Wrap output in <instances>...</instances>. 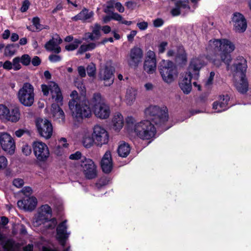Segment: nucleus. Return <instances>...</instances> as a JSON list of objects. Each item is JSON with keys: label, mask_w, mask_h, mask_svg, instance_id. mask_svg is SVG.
I'll return each mask as SVG.
<instances>
[{"label": "nucleus", "mask_w": 251, "mask_h": 251, "mask_svg": "<svg viewBox=\"0 0 251 251\" xmlns=\"http://www.w3.org/2000/svg\"><path fill=\"white\" fill-rule=\"evenodd\" d=\"M235 48L231 41L221 39L210 40L207 49L213 54L211 60L215 65L219 67L223 62L228 67L231 61V53Z\"/></svg>", "instance_id": "nucleus-1"}, {"label": "nucleus", "mask_w": 251, "mask_h": 251, "mask_svg": "<svg viewBox=\"0 0 251 251\" xmlns=\"http://www.w3.org/2000/svg\"><path fill=\"white\" fill-rule=\"evenodd\" d=\"M42 91L45 96H48L50 92L51 98L54 102L51 105L50 113L53 119L60 123L65 122V114L59 105H62L63 96L58 85L54 82H50L48 84L41 85Z\"/></svg>", "instance_id": "nucleus-2"}, {"label": "nucleus", "mask_w": 251, "mask_h": 251, "mask_svg": "<svg viewBox=\"0 0 251 251\" xmlns=\"http://www.w3.org/2000/svg\"><path fill=\"white\" fill-rule=\"evenodd\" d=\"M144 114L147 120L151 121L157 127L162 126L169 119L168 109L166 106L150 105L145 109Z\"/></svg>", "instance_id": "nucleus-3"}, {"label": "nucleus", "mask_w": 251, "mask_h": 251, "mask_svg": "<svg viewBox=\"0 0 251 251\" xmlns=\"http://www.w3.org/2000/svg\"><path fill=\"white\" fill-rule=\"evenodd\" d=\"M156 127L151 121L143 120L134 125V131L139 138L149 140L155 137Z\"/></svg>", "instance_id": "nucleus-4"}, {"label": "nucleus", "mask_w": 251, "mask_h": 251, "mask_svg": "<svg viewBox=\"0 0 251 251\" xmlns=\"http://www.w3.org/2000/svg\"><path fill=\"white\" fill-rule=\"evenodd\" d=\"M90 104L93 108L95 116L102 119L109 117L110 110L105 103L104 99L99 93L94 94L90 100Z\"/></svg>", "instance_id": "nucleus-5"}, {"label": "nucleus", "mask_w": 251, "mask_h": 251, "mask_svg": "<svg viewBox=\"0 0 251 251\" xmlns=\"http://www.w3.org/2000/svg\"><path fill=\"white\" fill-rule=\"evenodd\" d=\"M159 71L163 80L168 84L172 83L178 75L176 65L169 60H162L159 67Z\"/></svg>", "instance_id": "nucleus-6"}, {"label": "nucleus", "mask_w": 251, "mask_h": 251, "mask_svg": "<svg viewBox=\"0 0 251 251\" xmlns=\"http://www.w3.org/2000/svg\"><path fill=\"white\" fill-rule=\"evenodd\" d=\"M89 102L85 98H83L81 101L75 105V102L72 101L69 103V108L71 111L72 116L78 120L83 118H88L91 116L92 112L88 106Z\"/></svg>", "instance_id": "nucleus-7"}, {"label": "nucleus", "mask_w": 251, "mask_h": 251, "mask_svg": "<svg viewBox=\"0 0 251 251\" xmlns=\"http://www.w3.org/2000/svg\"><path fill=\"white\" fill-rule=\"evenodd\" d=\"M34 87L30 83H24L18 91V99L21 104L27 107L31 106L34 103L35 94Z\"/></svg>", "instance_id": "nucleus-8"}, {"label": "nucleus", "mask_w": 251, "mask_h": 251, "mask_svg": "<svg viewBox=\"0 0 251 251\" xmlns=\"http://www.w3.org/2000/svg\"><path fill=\"white\" fill-rule=\"evenodd\" d=\"M93 136L95 145L98 147H101L107 144L109 141V134L107 131L102 126L96 125L93 127Z\"/></svg>", "instance_id": "nucleus-9"}, {"label": "nucleus", "mask_w": 251, "mask_h": 251, "mask_svg": "<svg viewBox=\"0 0 251 251\" xmlns=\"http://www.w3.org/2000/svg\"><path fill=\"white\" fill-rule=\"evenodd\" d=\"M33 153L39 161H45L50 156V151L47 145L44 142L36 141L32 143Z\"/></svg>", "instance_id": "nucleus-10"}, {"label": "nucleus", "mask_w": 251, "mask_h": 251, "mask_svg": "<svg viewBox=\"0 0 251 251\" xmlns=\"http://www.w3.org/2000/svg\"><path fill=\"white\" fill-rule=\"evenodd\" d=\"M36 126L40 135L46 139H50L53 132L50 122L46 119L38 118L36 121Z\"/></svg>", "instance_id": "nucleus-11"}, {"label": "nucleus", "mask_w": 251, "mask_h": 251, "mask_svg": "<svg viewBox=\"0 0 251 251\" xmlns=\"http://www.w3.org/2000/svg\"><path fill=\"white\" fill-rule=\"evenodd\" d=\"M51 213V209L50 206L47 204L41 206L39 208L37 214L34 218L33 222L34 226H41L42 222L50 218Z\"/></svg>", "instance_id": "nucleus-12"}, {"label": "nucleus", "mask_w": 251, "mask_h": 251, "mask_svg": "<svg viewBox=\"0 0 251 251\" xmlns=\"http://www.w3.org/2000/svg\"><path fill=\"white\" fill-rule=\"evenodd\" d=\"M0 143L2 149L7 153L12 154L15 150V143L12 136L8 133L2 132L0 134Z\"/></svg>", "instance_id": "nucleus-13"}, {"label": "nucleus", "mask_w": 251, "mask_h": 251, "mask_svg": "<svg viewBox=\"0 0 251 251\" xmlns=\"http://www.w3.org/2000/svg\"><path fill=\"white\" fill-rule=\"evenodd\" d=\"M143 68L144 71L149 74H152L155 72L156 70V59L154 51L151 50L147 51Z\"/></svg>", "instance_id": "nucleus-14"}, {"label": "nucleus", "mask_w": 251, "mask_h": 251, "mask_svg": "<svg viewBox=\"0 0 251 251\" xmlns=\"http://www.w3.org/2000/svg\"><path fill=\"white\" fill-rule=\"evenodd\" d=\"M143 51L139 47H135L131 49L128 58L127 63L130 67H137L143 58Z\"/></svg>", "instance_id": "nucleus-15"}, {"label": "nucleus", "mask_w": 251, "mask_h": 251, "mask_svg": "<svg viewBox=\"0 0 251 251\" xmlns=\"http://www.w3.org/2000/svg\"><path fill=\"white\" fill-rule=\"evenodd\" d=\"M232 21L234 30L239 33L244 32L247 26L246 20L244 16L238 12L233 14Z\"/></svg>", "instance_id": "nucleus-16"}, {"label": "nucleus", "mask_w": 251, "mask_h": 251, "mask_svg": "<svg viewBox=\"0 0 251 251\" xmlns=\"http://www.w3.org/2000/svg\"><path fill=\"white\" fill-rule=\"evenodd\" d=\"M233 79L234 85L238 92L244 94L248 91L249 84L246 75H238V74H233Z\"/></svg>", "instance_id": "nucleus-17"}, {"label": "nucleus", "mask_w": 251, "mask_h": 251, "mask_svg": "<svg viewBox=\"0 0 251 251\" xmlns=\"http://www.w3.org/2000/svg\"><path fill=\"white\" fill-rule=\"evenodd\" d=\"M37 200L34 196H31L18 201L17 205L21 209L25 211H32L36 207Z\"/></svg>", "instance_id": "nucleus-18"}, {"label": "nucleus", "mask_w": 251, "mask_h": 251, "mask_svg": "<svg viewBox=\"0 0 251 251\" xmlns=\"http://www.w3.org/2000/svg\"><path fill=\"white\" fill-rule=\"evenodd\" d=\"M100 77L104 81L105 86H110L114 80L113 68L107 66L102 68L100 72Z\"/></svg>", "instance_id": "nucleus-19"}, {"label": "nucleus", "mask_w": 251, "mask_h": 251, "mask_svg": "<svg viewBox=\"0 0 251 251\" xmlns=\"http://www.w3.org/2000/svg\"><path fill=\"white\" fill-rule=\"evenodd\" d=\"M79 170L84 173H96L97 167L90 158L83 156L80 162Z\"/></svg>", "instance_id": "nucleus-20"}, {"label": "nucleus", "mask_w": 251, "mask_h": 251, "mask_svg": "<svg viewBox=\"0 0 251 251\" xmlns=\"http://www.w3.org/2000/svg\"><path fill=\"white\" fill-rule=\"evenodd\" d=\"M192 76L190 74L186 73L180 79L179 86L185 94H189L192 90L191 79Z\"/></svg>", "instance_id": "nucleus-21"}, {"label": "nucleus", "mask_w": 251, "mask_h": 251, "mask_svg": "<svg viewBox=\"0 0 251 251\" xmlns=\"http://www.w3.org/2000/svg\"><path fill=\"white\" fill-rule=\"evenodd\" d=\"M204 65L203 61L199 58H193L190 62L188 67V74H190L194 76H198L199 71Z\"/></svg>", "instance_id": "nucleus-22"}, {"label": "nucleus", "mask_w": 251, "mask_h": 251, "mask_svg": "<svg viewBox=\"0 0 251 251\" xmlns=\"http://www.w3.org/2000/svg\"><path fill=\"white\" fill-rule=\"evenodd\" d=\"M67 221H64L60 223L57 227V238L62 246H64L65 240L68 238L70 233L67 232Z\"/></svg>", "instance_id": "nucleus-23"}, {"label": "nucleus", "mask_w": 251, "mask_h": 251, "mask_svg": "<svg viewBox=\"0 0 251 251\" xmlns=\"http://www.w3.org/2000/svg\"><path fill=\"white\" fill-rule=\"evenodd\" d=\"M233 67L235 69L233 74H238V75H246L248 66L247 61L243 57H237L234 61Z\"/></svg>", "instance_id": "nucleus-24"}, {"label": "nucleus", "mask_w": 251, "mask_h": 251, "mask_svg": "<svg viewBox=\"0 0 251 251\" xmlns=\"http://www.w3.org/2000/svg\"><path fill=\"white\" fill-rule=\"evenodd\" d=\"M62 39L58 35L56 37H53L48 41L45 45V47L47 50L53 51L58 53L61 51V48L59 45L62 43Z\"/></svg>", "instance_id": "nucleus-25"}, {"label": "nucleus", "mask_w": 251, "mask_h": 251, "mask_svg": "<svg viewBox=\"0 0 251 251\" xmlns=\"http://www.w3.org/2000/svg\"><path fill=\"white\" fill-rule=\"evenodd\" d=\"M229 97L228 95L220 96L218 101H215L213 104V109L216 112H221L228 108V102Z\"/></svg>", "instance_id": "nucleus-26"}, {"label": "nucleus", "mask_w": 251, "mask_h": 251, "mask_svg": "<svg viewBox=\"0 0 251 251\" xmlns=\"http://www.w3.org/2000/svg\"><path fill=\"white\" fill-rule=\"evenodd\" d=\"M100 164L101 167L103 172L109 173L112 171L113 163L111 154L109 151H107L105 152L101 159Z\"/></svg>", "instance_id": "nucleus-27"}, {"label": "nucleus", "mask_w": 251, "mask_h": 251, "mask_svg": "<svg viewBox=\"0 0 251 251\" xmlns=\"http://www.w3.org/2000/svg\"><path fill=\"white\" fill-rule=\"evenodd\" d=\"M124 117L120 113H115L112 119V127L116 131H120L123 127Z\"/></svg>", "instance_id": "nucleus-28"}, {"label": "nucleus", "mask_w": 251, "mask_h": 251, "mask_svg": "<svg viewBox=\"0 0 251 251\" xmlns=\"http://www.w3.org/2000/svg\"><path fill=\"white\" fill-rule=\"evenodd\" d=\"M90 131L84 130L82 133V143L86 148H90L95 145L94 138Z\"/></svg>", "instance_id": "nucleus-29"}, {"label": "nucleus", "mask_w": 251, "mask_h": 251, "mask_svg": "<svg viewBox=\"0 0 251 251\" xmlns=\"http://www.w3.org/2000/svg\"><path fill=\"white\" fill-rule=\"evenodd\" d=\"M20 109L18 106L13 107L11 110L9 109V113L7 114L6 120L12 123H16L20 119Z\"/></svg>", "instance_id": "nucleus-30"}, {"label": "nucleus", "mask_w": 251, "mask_h": 251, "mask_svg": "<svg viewBox=\"0 0 251 251\" xmlns=\"http://www.w3.org/2000/svg\"><path fill=\"white\" fill-rule=\"evenodd\" d=\"M137 96V90L132 87H129L127 89L126 96L125 101L128 105H131L134 102Z\"/></svg>", "instance_id": "nucleus-31"}, {"label": "nucleus", "mask_w": 251, "mask_h": 251, "mask_svg": "<svg viewBox=\"0 0 251 251\" xmlns=\"http://www.w3.org/2000/svg\"><path fill=\"white\" fill-rule=\"evenodd\" d=\"M94 15V13L92 11H89L86 8L83 9L77 15L72 18L73 21L81 20L85 21L91 18Z\"/></svg>", "instance_id": "nucleus-32"}, {"label": "nucleus", "mask_w": 251, "mask_h": 251, "mask_svg": "<svg viewBox=\"0 0 251 251\" xmlns=\"http://www.w3.org/2000/svg\"><path fill=\"white\" fill-rule=\"evenodd\" d=\"M117 151L120 156L126 157L130 153V147L125 142H121L119 145Z\"/></svg>", "instance_id": "nucleus-33"}, {"label": "nucleus", "mask_w": 251, "mask_h": 251, "mask_svg": "<svg viewBox=\"0 0 251 251\" xmlns=\"http://www.w3.org/2000/svg\"><path fill=\"white\" fill-rule=\"evenodd\" d=\"M176 62L181 65L185 64L187 61V55L183 48L180 47L178 49L175 57Z\"/></svg>", "instance_id": "nucleus-34"}, {"label": "nucleus", "mask_w": 251, "mask_h": 251, "mask_svg": "<svg viewBox=\"0 0 251 251\" xmlns=\"http://www.w3.org/2000/svg\"><path fill=\"white\" fill-rule=\"evenodd\" d=\"M19 47L18 44L8 45L5 48L4 55L6 56L11 57L16 52Z\"/></svg>", "instance_id": "nucleus-35"}, {"label": "nucleus", "mask_w": 251, "mask_h": 251, "mask_svg": "<svg viewBox=\"0 0 251 251\" xmlns=\"http://www.w3.org/2000/svg\"><path fill=\"white\" fill-rule=\"evenodd\" d=\"M96 47V44L94 43H90L88 44H82L77 50V54H82L87 51L94 49Z\"/></svg>", "instance_id": "nucleus-36"}, {"label": "nucleus", "mask_w": 251, "mask_h": 251, "mask_svg": "<svg viewBox=\"0 0 251 251\" xmlns=\"http://www.w3.org/2000/svg\"><path fill=\"white\" fill-rule=\"evenodd\" d=\"M57 222L55 219H48L42 222V225L46 229H53L56 226Z\"/></svg>", "instance_id": "nucleus-37"}, {"label": "nucleus", "mask_w": 251, "mask_h": 251, "mask_svg": "<svg viewBox=\"0 0 251 251\" xmlns=\"http://www.w3.org/2000/svg\"><path fill=\"white\" fill-rule=\"evenodd\" d=\"M81 40L75 39L73 43L66 45L65 49L68 51L74 50L78 48L79 45L81 44Z\"/></svg>", "instance_id": "nucleus-38"}, {"label": "nucleus", "mask_w": 251, "mask_h": 251, "mask_svg": "<svg viewBox=\"0 0 251 251\" xmlns=\"http://www.w3.org/2000/svg\"><path fill=\"white\" fill-rule=\"evenodd\" d=\"M21 59L20 57H16L14 58L12 61V69L14 71H18L22 68V65L21 64Z\"/></svg>", "instance_id": "nucleus-39"}, {"label": "nucleus", "mask_w": 251, "mask_h": 251, "mask_svg": "<svg viewBox=\"0 0 251 251\" xmlns=\"http://www.w3.org/2000/svg\"><path fill=\"white\" fill-rule=\"evenodd\" d=\"M70 97L71 98V100H70L69 103H70L71 101H73L75 102L74 105L76 104V103H78V102L81 101V100H82L83 98H85L84 97H78V93L75 90L72 92L71 94H70Z\"/></svg>", "instance_id": "nucleus-40"}, {"label": "nucleus", "mask_w": 251, "mask_h": 251, "mask_svg": "<svg viewBox=\"0 0 251 251\" xmlns=\"http://www.w3.org/2000/svg\"><path fill=\"white\" fill-rule=\"evenodd\" d=\"M9 113V109L3 104H0V118L6 120L7 114Z\"/></svg>", "instance_id": "nucleus-41"}, {"label": "nucleus", "mask_w": 251, "mask_h": 251, "mask_svg": "<svg viewBox=\"0 0 251 251\" xmlns=\"http://www.w3.org/2000/svg\"><path fill=\"white\" fill-rule=\"evenodd\" d=\"M88 75L89 76H93L96 74V66L94 63H90L88 65L86 68Z\"/></svg>", "instance_id": "nucleus-42"}, {"label": "nucleus", "mask_w": 251, "mask_h": 251, "mask_svg": "<svg viewBox=\"0 0 251 251\" xmlns=\"http://www.w3.org/2000/svg\"><path fill=\"white\" fill-rule=\"evenodd\" d=\"M101 29L100 26L99 24H95L94 26L92 27V33L98 39L100 36V30Z\"/></svg>", "instance_id": "nucleus-43"}, {"label": "nucleus", "mask_w": 251, "mask_h": 251, "mask_svg": "<svg viewBox=\"0 0 251 251\" xmlns=\"http://www.w3.org/2000/svg\"><path fill=\"white\" fill-rule=\"evenodd\" d=\"M20 58L21 63L25 66L28 65L31 62L30 56L26 54L23 55L21 57H20Z\"/></svg>", "instance_id": "nucleus-44"}, {"label": "nucleus", "mask_w": 251, "mask_h": 251, "mask_svg": "<svg viewBox=\"0 0 251 251\" xmlns=\"http://www.w3.org/2000/svg\"><path fill=\"white\" fill-rule=\"evenodd\" d=\"M8 165V160L4 156H0V170L6 168Z\"/></svg>", "instance_id": "nucleus-45"}, {"label": "nucleus", "mask_w": 251, "mask_h": 251, "mask_svg": "<svg viewBox=\"0 0 251 251\" xmlns=\"http://www.w3.org/2000/svg\"><path fill=\"white\" fill-rule=\"evenodd\" d=\"M22 151L25 156H28L31 153V147L27 144H24L22 147Z\"/></svg>", "instance_id": "nucleus-46"}, {"label": "nucleus", "mask_w": 251, "mask_h": 251, "mask_svg": "<svg viewBox=\"0 0 251 251\" xmlns=\"http://www.w3.org/2000/svg\"><path fill=\"white\" fill-rule=\"evenodd\" d=\"M82 154L79 151H77L75 153L70 154L69 156V159L74 160H77L80 159H82Z\"/></svg>", "instance_id": "nucleus-47"}, {"label": "nucleus", "mask_w": 251, "mask_h": 251, "mask_svg": "<svg viewBox=\"0 0 251 251\" xmlns=\"http://www.w3.org/2000/svg\"><path fill=\"white\" fill-rule=\"evenodd\" d=\"M32 24L36 27V28L39 30H41L43 28V25L40 23V19L37 17H34L32 19Z\"/></svg>", "instance_id": "nucleus-48"}, {"label": "nucleus", "mask_w": 251, "mask_h": 251, "mask_svg": "<svg viewBox=\"0 0 251 251\" xmlns=\"http://www.w3.org/2000/svg\"><path fill=\"white\" fill-rule=\"evenodd\" d=\"M215 75V73L213 72H211L210 73V75L207 79L205 81V85L207 87L210 86L213 82V78Z\"/></svg>", "instance_id": "nucleus-49"}, {"label": "nucleus", "mask_w": 251, "mask_h": 251, "mask_svg": "<svg viewBox=\"0 0 251 251\" xmlns=\"http://www.w3.org/2000/svg\"><path fill=\"white\" fill-rule=\"evenodd\" d=\"M54 152L56 155L61 156L64 153V150L62 147H61V145H58L54 148Z\"/></svg>", "instance_id": "nucleus-50"}, {"label": "nucleus", "mask_w": 251, "mask_h": 251, "mask_svg": "<svg viewBox=\"0 0 251 251\" xmlns=\"http://www.w3.org/2000/svg\"><path fill=\"white\" fill-rule=\"evenodd\" d=\"M168 45V43L165 41L162 42L158 46V52L160 53H163L166 49V47Z\"/></svg>", "instance_id": "nucleus-51"}, {"label": "nucleus", "mask_w": 251, "mask_h": 251, "mask_svg": "<svg viewBox=\"0 0 251 251\" xmlns=\"http://www.w3.org/2000/svg\"><path fill=\"white\" fill-rule=\"evenodd\" d=\"M49 59L51 62H57L61 60V57L58 55L51 54L49 56Z\"/></svg>", "instance_id": "nucleus-52"}, {"label": "nucleus", "mask_w": 251, "mask_h": 251, "mask_svg": "<svg viewBox=\"0 0 251 251\" xmlns=\"http://www.w3.org/2000/svg\"><path fill=\"white\" fill-rule=\"evenodd\" d=\"M176 3H179V7L181 9H185L186 10H189L190 9V7L188 5V2H183L181 1H179L176 2Z\"/></svg>", "instance_id": "nucleus-53"}, {"label": "nucleus", "mask_w": 251, "mask_h": 251, "mask_svg": "<svg viewBox=\"0 0 251 251\" xmlns=\"http://www.w3.org/2000/svg\"><path fill=\"white\" fill-rule=\"evenodd\" d=\"M24 183V180L21 178H16L13 181V185L18 188L22 187Z\"/></svg>", "instance_id": "nucleus-54"}, {"label": "nucleus", "mask_w": 251, "mask_h": 251, "mask_svg": "<svg viewBox=\"0 0 251 251\" xmlns=\"http://www.w3.org/2000/svg\"><path fill=\"white\" fill-rule=\"evenodd\" d=\"M180 9L179 7V3H176V7L171 10V13L173 16H177L180 13Z\"/></svg>", "instance_id": "nucleus-55"}, {"label": "nucleus", "mask_w": 251, "mask_h": 251, "mask_svg": "<svg viewBox=\"0 0 251 251\" xmlns=\"http://www.w3.org/2000/svg\"><path fill=\"white\" fill-rule=\"evenodd\" d=\"M30 5V2L28 0H25L23 1L22 6L21 8V11L22 12H25L27 10Z\"/></svg>", "instance_id": "nucleus-56"}, {"label": "nucleus", "mask_w": 251, "mask_h": 251, "mask_svg": "<svg viewBox=\"0 0 251 251\" xmlns=\"http://www.w3.org/2000/svg\"><path fill=\"white\" fill-rule=\"evenodd\" d=\"M137 26L141 30H146L148 27V23L147 22H141L138 23Z\"/></svg>", "instance_id": "nucleus-57"}, {"label": "nucleus", "mask_w": 251, "mask_h": 251, "mask_svg": "<svg viewBox=\"0 0 251 251\" xmlns=\"http://www.w3.org/2000/svg\"><path fill=\"white\" fill-rule=\"evenodd\" d=\"M58 142V145H61V147L63 149L67 148L68 147L69 144L67 143V139L65 138H61L59 140Z\"/></svg>", "instance_id": "nucleus-58"}, {"label": "nucleus", "mask_w": 251, "mask_h": 251, "mask_svg": "<svg viewBox=\"0 0 251 251\" xmlns=\"http://www.w3.org/2000/svg\"><path fill=\"white\" fill-rule=\"evenodd\" d=\"M2 67L5 70H10L12 69V62L8 60L5 61L3 63H2Z\"/></svg>", "instance_id": "nucleus-59"}, {"label": "nucleus", "mask_w": 251, "mask_h": 251, "mask_svg": "<svg viewBox=\"0 0 251 251\" xmlns=\"http://www.w3.org/2000/svg\"><path fill=\"white\" fill-rule=\"evenodd\" d=\"M21 191L25 196L30 195L32 193V190L29 187H25Z\"/></svg>", "instance_id": "nucleus-60"}, {"label": "nucleus", "mask_w": 251, "mask_h": 251, "mask_svg": "<svg viewBox=\"0 0 251 251\" xmlns=\"http://www.w3.org/2000/svg\"><path fill=\"white\" fill-rule=\"evenodd\" d=\"M111 17L112 20H114L120 22L123 20V17L122 16L117 13L112 12Z\"/></svg>", "instance_id": "nucleus-61"}, {"label": "nucleus", "mask_w": 251, "mask_h": 251, "mask_svg": "<svg viewBox=\"0 0 251 251\" xmlns=\"http://www.w3.org/2000/svg\"><path fill=\"white\" fill-rule=\"evenodd\" d=\"M77 71L79 75L83 77L85 76L86 75V70L85 68L83 66H79L77 68Z\"/></svg>", "instance_id": "nucleus-62"}, {"label": "nucleus", "mask_w": 251, "mask_h": 251, "mask_svg": "<svg viewBox=\"0 0 251 251\" xmlns=\"http://www.w3.org/2000/svg\"><path fill=\"white\" fill-rule=\"evenodd\" d=\"M163 21L160 18H158L153 21V24L154 27H158L163 25Z\"/></svg>", "instance_id": "nucleus-63"}, {"label": "nucleus", "mask_w": 251, "mask_h": 251, "mask_svg": "<svg viewBox=\"0 0 251 251\" xmlns=\"http://www.w3.org/2000/svg\"><path fill=\"white\" fill-rule=\"evenodd\" d=\"M115 7L120 13H123L125 11V8L122 5V4L119 2H117L115 3Z\"/></svg>", "instance_id": "nucleus-64"}]
</instances>
